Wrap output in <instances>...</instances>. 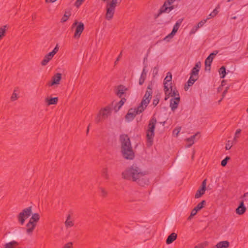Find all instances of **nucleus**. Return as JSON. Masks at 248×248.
I'll list each match as a JSON object with an SVG mask.
<instances>
[{
    "label": "nucleus",
    "mask_w": 248,
    "mask_h": 248,
    "mask_svg": "<svg viewBox=\"0 0 248 248\" xmlns=\"http://www.w3.org/2000/svg\"><path fill=\"white\" fill-rule=\"evenodd\" d=\"M19 245V243L16 241H12L9 243H6L4 245V248H15Z\"/></svg>",
    "instance_id": "25"
},
{
    "label": "nucleus",
    "mask_w": 248,
    "mask_h": 248,
    "mask_svg": "<svg viewBox=\"0 0 248 248\" xmlns=\"http://www.w3.org/2000/svg\"><path fill=\"white\" fill-rule=\"evenodd\" d=\"M177 234L172 232L171 233L167 238L166 239V243L167 244H170L172 243L174 240H175L177 238Z\"/></svg>",
    "instance_id": "22"
},
{
    "label": "nucleus",
    "mask_w": 248,
    "mask_h": 248,
    "mask_svg": "<svg viewBox=\"0 0 248 248\" xmlns=\"http://www.w3.org/2000/svg\"><path fill=\"white\" fill-rule=\"evenodd\" d=\"M223 83H224V80H222V81L221 82L222 85H223Z\"/></svg>",
    "instance_id": "63"
},
{
    "label": "nucleus",
    "mask_w": 248,
    "mask_h": 248,
    "mask_svg": "<svg viewBox=\"0 0 248 248\" xmlns=\"http://www.w3.org/2000/svg\"><path fill=\"white\" fill-rule=\"evenodd\" d=\"M122 175L123 179L132 180L141 186L147 185L149 182L145 172L141 171L139 167L134 165L125 170L122 172Z\"/></svg>",
    "instance_id": "1"
},
{
    "label": "nucleus",
    "mask_w": 248,
    "mask_h": 248,
    "mask_svg": "<svg viewBox=\"0 0 248 248\" xmlns=\"http://www.w3.org/2000/svg\"><path fill=\"white\" fill-rule=\"evenodd\" d=\"M15 91H16L15 90L11 97V100L12 101L16 100L18 98V94L15 93Z\"/></svg>",
    "instance_id": "43"
},
{
    "label": "nucleus",
    "mask_w": 248,
    "mask_h": 248,
    "mask_svg": "<svg viewBox=\"0 0 248 248\" xmlns=\"http://www.w3.org/2000/svg\"><path fill=\"white\" fill-rule=\"evenodd\" d=\"M218 13L217 9H215L209 15V17L207 18V19H209L212 17H215Z\"/></svg>",
    "instance_id": "36"
},
{
    "label": "nucleus",
    "mask_w": 248,
    "mask_h": 248,
    "mask_svg": "<svg viewBox=\"0 0 248 248\" xmlns=\"http://www.w3.org/2000/svg\"><path fill=\"white\" fill-rule=\"evenodd\" d=\"M181 127H176L173 130V135L177 137L181 131Z\"/></svg>",
    "instance_id": "41"
},
{
    "label": "nucleus",
    "mask_w": 248,
    "mask_h": 248,
    "mask_svg": "<svg viewBox=\"0 0 248 248\" xmlns=\"http://www.w3.org/2000/svg\"><path fill=\"white\" fill-rule=\"evenodd\" d=\"M156 123V119L155 117H152L149 121L147 131V145L151 146L153 144V138L155 136L154 130Z\"/></svg>",
    "instance_id": "3"
},
{
    "label": "nucleus",
    "mask_w": 248,
    "mask_h": 248,
    "mask_svg": "<svg viewBox=\"0 0 248 248\" xmlns=\"http://www.w3.org/2000/svg\"><path fill=\"white\" fill-rule=\"evenodd\" d=\"M199 29V28H197V26L194 27L190 31V33H194L197 30Z\"/></svg>",
    "instance_id": "53"
},
{
    "label": "nucleus",
    "mask_w": 248,
    "mask_h": 248,
    "mask_svg": "<svg viewBox=\"0 0 248 248\" xmlns=\"http://www.w3.org/2000/svg\"><path fill=\"white\" fill-rule=\"evenodd\" d=\"M230 157L226 156L223 160H222L221 162V165L223 167H224L226 165L228 160L230 159Z\"/></svg>",
    "instance_id": "42"
},
{
    "label": "nucleus",
    "mask_w": 248,
    "mask_h": 248,
    "mask_svg": "<svg viewBox=\"0 0 248 248\" xmlns=\"http://www.w3.org/2000/svg\"><path fill=\"white\" fill-rule=\"evenodd\" d=\"M172 75L170 72L167 73V76L164 80V90L165 93V100H166L169 98V95L167 93L169 91V86H171Z\"/></svg>",
    "instance_id": "8"
},
{
    "label": "nucleus",
    "mask_w": 248,
    "mask_h": 248,
    "mask_svg": "<svg viewBox=\"0 0 248 248\" xmlns=\"http://www.w3.org/2000/svg\"><path fill=\"white\" fill-rule=\"evenodd\" d=\"M223 83H224V80H222V81L221 82L222 85H223Z\"/></svg>",
    "instance_id": "62"
},
{
    "label": "nucleus",
    "mask_w": 248,
    "mask_h": 248,
    "mask_svg": "<svg viewBox=\"0 0 248 248\" xmlns=\"http://www.w3.org/2000/svg\"><path fill=\"white\" fill-rule=\"evenodd\" d=\"M201 67V63L200 62H198L195 64V66L192 69L191 73H190V76L195 78L197 79H198L199 76V72L200 71V69Z\"/></svg>",
    "instance_id": "16"
},
{
    "label": "nucleus",
    "mask_w": 248,
    "mask_h": 248,
    "mask_svg": "<svg viewBox=\"0 0 248 248\" xmlns=\"http://www.w3.org/2000/svg\"><path fill=\"white\" fill-rule=\"evenodd\" d=\"M62 79V74L61 73H57L52 77L51 81L47 83L48 86H53L60 84V80Z\"/></svg>",
    "instance_id": "13"
},
{
    "label": "nucleus",
    "mask_w": 248,
    "mask_h": 248,
    "mask_svg": "<svg viewBox=\"0 0 248 248\" xmlns=\"http://www.w3.org/2000/svg\"><path fill=\"white\" fill-rule=\"evenodd\" d=\"M216 246L217 248H228L229 246V243L227 241H221L218 243Z\"/></svg>",
    "instance_id": "28"
},
{
    "label": "nucleus",
    "mask_w": 248,
    "mask_h": 248,
    "mask_svg": "<svg viewBox=\"0 0 248 248\" xmlns=\"http://www.w3.org/2000/svg\"><path fill=\"white\" fill-rule=\"evenodd\" d=\"M90 124H89L87 127V131H86V134H88L89 132V127H90Z\"/></svg>",
    "instance_id": "58"
},
{
    "label": "nucleus",
    "mask_w": 248,
    "mask_h": 248,
    "mask_svg": "<svg viewBox=\"0 0 248 248\" xmlns=\"http://www.w3.org/2000/svg\"><path fill=\"white\" fill-rule=\"evenodd\" d=\"M101 175L105 179L108 180L109 178L108 171L107 168H103L101 170Z\"/></svg>",
    "instance_id": "30"
},
{
    "label": "nucleus",
    "mask_w": 248,
    "mask_h": 248,
    "mask_svg": "<svg viewBox=\"0 0 248 248\" xmlns=\"http://www.w3.org/2000/svg\"><path fill=\"white\" fill-rule=\"evenodd\" d=\"M194 248H202V247H201V246H196Z\"/></svg>",
    "instance_id": "60"
},
{
    "label": "nucleus",
    "mask_w": 248,
    "mask_h": 248,
    "mask_svg": "<svg viewBox=\"0 0 248 248\" xmlns=\"http://www.w3.org/2000/svg\"><path fill=\"white\" fill-rule=\"evenodd\" d=\"M73 243L72 242H69L65 244L62 248H72Z\"/></svg>",
    "instance_id": "49"
},
{
    "label": "nucleus",
    "mask_w": 248,
    "mask_h": 248,
    "mask_svg": "<svg viewBox=\"0 0 248 248\" xmlns=\"http://www.w3.org/2000/svg\"><path fill=\"white\" fill-rule=\"evenodd\" d=\"M76 26L75 32L74 33V37L76 38H78L80 37L82 32H83L84 29V24L82 22H78L76 21L72 25V28H74Z\"/></svg>",
    "instance_id": "10"
},
{
    "label": "nucleus",
    "mask_w": 248,
    "mask_h": 248,
    "mask_svg": "<svg viewBox=\"0 0 248 248\" xmlns=\"http://www.w3.org/2000/svg\"><path fill=\"white\" fill-rule=\"evenodd\" d=\"M59 46L58 44H57L54 49L47 54H46L44 59L41 62L42 65H46L47 63L52 59L53 56L57 53L59 51Z\"/></svg>",
    "instance_id": "9"
},
{
    "label": "nucleus",
    "mask_w": 248,
    "mask_h": 248,
    "mask_svg": "<svg viewBox=\"0 0 248 248\" xmlns=\"http://www.w3.org/2000/svg\"><path fill=\"white\" fill-rule=\"evenodd\" d=\"M127 90V88L123 85H120L118 87L117 92L116 94L119 97H122V95L125 93V91Z\"/></svg>",
    "instance_id": "20"
},
{
    "label": "nucleus",
    "mask_w": 248,
    "mask_h": 248,
    "mask_svg": "<svg viewBox=\"0 0 248 248\" xmlns=\"http://www.w3.org/2000/svg\"><path fill=\"white\" fill-rule=\"evenodd\" d=\"M32 214V207L30 206L21 212L17 216V219L21 225H23L25 220Z\"/></svg>",
    "instance_id": "7"
},
{
    "label": "nucleus",
    "mask_w": 248,
    "mask_h": 248,
    "mask_svg": "<svg viewBox=\"0 0 248 248\" xmlns=\"http://www.w3.org/2000/svg\"><path fill=\"white\" fill-rule=\"evenodd\" d=\"M213 58L209 57V56L206 59L205 61V69L210 70V66L213 61Z\"/></svg>",
    "instance_id": "27"
},
{
    "label": "nucleus",
    "mask_w": 248,
    "mask_h": 248,
    "mask_svg": "<svg viewBox=\"0 0 248 248\" xmlns=\"http://www.w3.org/2000/svg\"><path fill=\"white\" fill-rule=\"evenodd\" d=\"M219 73L220 75V78H223L226 75V69L224 66H221L219 69Z\"/></svg>",
    "instance_id": "31"
},
{
    "label": "nucleus",
    "mask_w": 248,
    "mask_h": 248,
    "mask_svg": "<svg viewBox=\"0 0 248 248\" xmlns=\"http://www.w3.org/2000/svg\"><path fill=\"white\" fill-rule=\"evenodd\" d=\"M228 89V87H226V89L223 91V92L222 93V97L223 98L225 96V94L227 93Z\"/></svg>",
    "instance_id": "56"
},
{
    "label": "nucleus",
    "mask_w": 248,
    "mask_h": 248,
    "mask_svg": "<svg viewBox=\"0 0 248 248\" xmlns=\"http://www.w3.org/2000/svg\"><path fill=\"white\" fill-rule=\"evenodd\" d=\"M207 18L205 20H202L200 22L198 23V24L197 25V28H201L202 27L207 21Z\"/></svg>",
    "instance_id": "45"
},
{
    "label": "nucleus",
    "mask_w": 248,
    "mask_h": 248,
    "mask_svg": "<svg viewBox=\"0 0 248 248\" xmlns=\"http://www.w3.org/2000/svg\"><path fill=\"white\" fill-rule=\"evenodd\" d=\"M66 220H71V215L70 214H68L67 216V217H66Z\"/></svg>",
    "instance_id": "57"
},
{
    "label": "nucleus",
    "mask_w": 248,
    "mask_h": 248,
    "mask_svg": "<svg viewBox=\"0 0 248 248\" xmlns=\"http://www.w3.org/2000/svg\"><path fill=\"white\" fill-rule=\"evenodd\" d=\"M159 99L157 96L155 98L153 101V104L154 106H156L159 103Z\"/></svg>",
    "instance_id": "48"
},
{
    "label": "nucleus",
    "mask_w": 248,
    "mask_h": 248,
    "mask_svg": "<svg viewBox=\"0 0 248 248\" xmlns=\"http://www.w3.org/2000/svg\"><path fill=\"white\" fill-rule=\"evenodd\" d=\"M146 77L142 76V75H140V78L139 79V84L140 85H142L143 83L144 82V81L146 79Z\"/></svg>",
    "instance_id": "46"
},
{
    "label": "nucleus",
    "mask_w": 248,
    "mask_h": 248,
    "mask_svg": "<svg viewBox=\"0 0 248 248\" xmlns=\"http://www.w3.org/2000/svg\"><path fill=\"white\" fill-rule=\"evenodd\" d=\"M205 203H206L205 201L203 200L201 202L197 204V205L194 207V208L196 209V210L197 211H199V210H200L203 207L204 205H205Z\"/></svg>",
    "instance_id": "33"
},
{
    "label": "nucleus",
    "mask_w": 248,
    "mask_h": 248,
    "mask_svg": "<svg viewBox=\"0 0 248 248\" xmlns=\"http://www.w3.org/2000/svg\"><path fill=\"white\" fill-rule=\"evenodd\" d=\"M64 224H65V227L66 228L72 227L74 226V224L73 221L72 220H66L64 222Z\"/></svg>",
    "instance_id": "34"
},
{
    "label": "nucleus",
    "mask_w": 248,
    "mask_h": 248,
    "mask_svg": "<svg viewBox=\"0 0 248 248\" xmlns=\"http://www.w3.org/2000/svg\"><path fill=\"white\" fill-rule=\"evenodd\" d=\"M99 189L101 192V195L103 197H106L108 195L107 191L104 188L100 187H99Z\"/></svg>",
    "instance_id": "37"
},
{
    "label": "nucleus",
    "mask_w": 248,
    "mask_h": 248,
    "mask_svg": "<svg viewBox=\"0 0 248 248\" xmlns=\"http://www.w3.org/2000/svg\"><path fill=\"white\" fill-rule=\"evenodd\" d=\"M246 111H247V112L248 113V108H247V110H246Z\"/></svg>",
    "instance_id": "64"
},
{
    "label": "nucleus",
    "mask_w": 248,
    "mask_h": 248,
    "mask_svg": "<svg viewBox=\"0 0 248 248\" xmlns=\"http://www.w3.org/2000/svg\"><path fill=\"white\" fill-rule=\"evenodd\" d=\"M175 1L174 0H167L161 7L159 10V15L163 13H169L170 11L174 9L173 6H170Z\"/></svg>",
    "instance_id": "11"
},
{
    "label": "nucleus",
    "mask_w": 248,
    "mask_h": 248,
    "mask_svg": "<svg viewBox=\"0 0 248 248\" xmlns=\"http://www.w3.org/2000/svg\"><path fill=\"white\" fill-rule=\"evenodd\" d=\"M121 57H122V52L119 54V55L117 57L116 61L114 62L115 64H117V62L120 60V59H121Z\"/></svg>",
    "instance_id": "54"
},
{
    "label": "nucleus",
    "mask_w": 248,
    "mask_h": 248,
    "mask_svg": "<svg viewBox=\"0 0 248 248\" xmlns=\"http://www.w3.org/2000/svg\"><path fill=\"white\" fill-rule=\"evenodd\" d=\"M143 111V107L139 106L137 108H131L128 110L125 115V119L127 121L130 122L134 119L136 115L141 113Z\"/></svg>",
    "instance_id": "6"
},
{
    "label": "nucleus",
    "mask_w": 248,
    "mask_h": 248,
    "mask_svg": "<svg viewBox=\"0 0 248 248\" xmlns=\"http://www.w3.org/2000/svg\"><path fill=\"white\" fill-rule=\"evenodd\" d=\"M218 53V51H214L213 52L211 53L209 55V56L211 57V58H213V59H214L215 56Z\"/></svg>",
    "instance_id": "52"
},
{
    "label": "nucleus",
    "mask_w": 248,
    "mask_h": 248,
    "mask_svg": "<svg viewBox=\"0 0 248 248\" xmlns=\"http://www.w3.org/2000/svg\"><path fill=\"white\" fill-rule=\"evenodd\" d=\"M35 18H36V16L35 15L32 16V20H34Z\"/></svg>",
    "instance_id": "59"
},
{
    "label": "nucleus",
    "mask_w": 248,
    "mask_h": 248,
    "mask_svg": "<svg viewBox=\"0 0 248 248\" xmlns=\"http://www.w3.org/2000/svg\"><path fill=\"white\" fill-rule=\"evenodd\" d=\"M58 101V97H53L51 98H46L45 99V102L47 103L48 106H50L51 105H55L57 104Z\"/></svg>",
    "instance_id": "23"
},
{
    "label": "nucleus",
    "mask_w": 248,
    "mask_h": 248,
    "mask_svg": "<svg viewBox=\"0 0 248 248\" xmlns=\"http://www.w3.org/2000/svg\"><path fill=\"white\" fill-rule=\"evenodd\" d=\"M232 142H233V141L232 142L230 140H228L227 141V143L226 144V146H225L226 150H230L231 148V147L232 146V144H233ZM234 142L235 143L234 141Z\"/></svg>",
    "instance_id": "40"
},
{
    "label": "nucleus",
    "mask_w": 248,
    "mask_h": 248,
    "mask_svg": "<svg viewBox=\"0 0 248 248\" xmlns=\"http://www.w3.org/2000/svg\"><path fill=\"white\" fill-rule=\"evenodd\" d=\"M241 132V130L240 129H237L235 133V136L233 138V141H234L235 143L237 141V138L239 137V135L240 134Z\"/></svg>",
    "instance_id": "39"
},
{
    "label": "nucleus",
    "mask_w": 248,
    "mask_h": 248,
    "mask_svg": "<svg viewBox=\"0 0 248 248\" xmlns=\"http://www.w3.org/2000/svg\"><path fill=\"white\" fill-rule=\"evenodd\" d=\"M206 179H204L202 184L201 187H200L197 191L195 195V198H199L201 197L202 195H203L206 190Z\"/></svg>",
    "instance_id": "15"
},
{
    "label": "nucleus",
    "mask_w": 248,
    "mask_h": 248,
    "mask_svg": "<svg viewBox=\"0 0 248 248\" xmlns=\"http://www.w3.org/2000/svg\"><path fill=\"white\" fill-rule=\"evenodd\" d=\"M242 198H243L244 200L243 201H246L248 200V192L245 193L241 197Z\"/></svg>",
    "instance_id": "51"
},
{
    "label": "nucleus",
    "mask_w": 248,
    "mask_h": 248,
    "mask_svg": "<svg viewBox=\"0 0 248 248\" xmlns=\"http://www.w3.org/2000/svg\"><path fill=\"white\" fill-rule=\"evenodd\" d=\"M70 15V14L67 13V12H65L64 16H62V17L61 19V22H64L68 20Z\"/></svg>",
    "instance_id": "38"
},
{
    "label": "nucleus",
    "mask_w": 248,
    "mask_h": 248,
    "mask_svg": "<svg viewBox=\"0 0 248 248\" xmlns=\"http://www.w3.org/2000/svg\"><path fill=\"white\" fill-rule=\"evenodd\" d=\"M212 248H217V246L216 245H215V246H214Z\"/></svg>",
    "instance_id": "61"
},
{
    "label": "nucleus",
    "mask_w": 248,
    "mask_h": 248,
    "mask_svg": "<svg viewBox=\"0 0 248 248\" xmlns=\"http://www.w3.org/2000/svg\"><path fill=\"white\" fill-rule=\"evenodd\" d=\"M153 85L152 82L148 84L145 94H144L143 99L139 105V106L143 107L144 110L146 108L152 98L153 93Z\"/></svg>",
    "instance_id": "4"
},
{
    "label": "nucleus",
    "mask_w": 248,
    "mask_h": 248,
    "mask_svg": "<svg viewBox=\"0 0 248 248\" xmlns=\"http://www.w3.org/2000/svg\"><path fill=\"white\" fill-rule=\"evenodd\" d=\"M115 8L116 7H115L114 6H111V5H109L108 4L107 5V7H106L107 12H106V18L108 20H110L111 19H112L114 14Z\"/></svg>",
    "instance_id": "14"
},
{
    "label": "nucleus",
    "mask_w": 248,
    "mask_h": 248,
    "mask_svg": "<svg viewBox=\"0 0 248 248\" xmlns=\"http://www.w3.org/2000/svg\"><path fill=\"white\" fill-rule=\"evenodd\" d=\"M26 226L27 227L26 230L27 233L29 234H31L32 233L34 229H35L36 225L31 221H29V222L27 224Z\"/></svg>",
    "instance_id": "21"
},
{
    "label": "nucleus",
    "mask_w": 248,
    "mask_h": 248,
    "mask_svg": "<svg viewBox=\"0 0 248 248\" xmlns=\"http://www.w3.org/2000/svg\"><path fill=\"white\" fill-rule=\"evenodd\" d=\"M120 141L123 157L127 160H133L135 157V154L128 135L124 134L121 135Z\"/></svg>",
    "instance_id": "2"
},
{
    "label": "nucleus",
    "mask_w": 248,
    "mask_h": 248,
    "mask_svg": "<svg viewBox=\"0 0 248 248\" xmlns=\"http://www.w3.org/2000/svg\"><path fill=\"white\" fill-rule=\"evenodd\" d=\"M170 89V90L169 91V92L167 93V95H169V97L174 96V97L176 96H179L178 91L176 90H173L172 86H170L169 87V89Z\"/></svg>",
    "instance_id": "24"
},
{
    "label": "nucleus",
    "mask_w": 248,
    "mask_h": 248,
    "mask_svg": "<svg viewBox=\"0 0 248 248\" xmlns=\"http://www.w3.org/2000/svg\"><path fill=\"white\" fill-rule=\"evenodd\" d=\"M84 0H76L75 3V6L79 7Z\"/></svg>",
    "instance_id": "47"
},
{
    "label": "nucleus",
    "mask_w": 248,
    "mask_h": 248,
    "mask_svg": "<svg viewBox=\"0 0 248 248\" xmlns=\"http://www.w3.org/2000/svg\"><path fill=\"white\" fill-rule=\"evenodd\" d=\"M111 112V108L109 106L101 108L95 118V122L96 123H99L101 122L102 119L107 118L110 115Z\"/></svg>",
    "instance_id": "5"
},
{
    "label": "nucleus",
    "mask_w": 248,
    "mask_h": 248,
    "mask_svg": "<svg viewBox=\"0 0 248 248\" xmlns=\"http://www.w3.org/2000/svg\"><path fill=\"white\" fill-rule=\"evenodd\" d=\"M180 102V96H176L170 100V107L172 111H174L177 108Z\"/></svg>",
    "instance_id": "17"
},
{
    "label": "nucleus",
    "mask_w": 248,
    "mask_h": 248,
    "mask_svg": "<svg viewBox=\"0 0 248 248\" xmlns=\"http://www.w3.org/2000/svg\"><path fill=\"white\" fill-rule=\"evenodd\" d=\"M183 19H180L177 21L175 24L174 25L172 31L171 32L168 34L165 38L164 40H167L168 38H171L173 37V36L175 34V33L178 31L179 27L183 22Z\"/></svg>",
    "instance_id": "12"
},
{
    "label": "nucleus",
    "mask_w": 248,
    "mask_h": 248,
    "mask_svg": "<svg viewBox=\"0 0 248 248\" xmlns=\"http://www.w3.org/2000/svg\"><path fill=\"white\" fill-rule=\"evenodd\" d=\"M40 219V216L38 213H34L32 215L31 217L30 218L29 221H31L36 225L37 222Z\"/></svg>",
    "instance_id": "26"
},
{
    "label": "nucleus",
    "mask_w": 248,
    "mask_h": 248,
    "mask_svg": "<svg viewBox=\"0 0 248 248\" xmlns=\"http://www.w3.org/2000/svg\"><path fill=\"white\" fill-rule=\"evenodd\" d=\"M158 68L157 67H155L153 70V75L154 77L158 73Z\"/></svg>",
    "instance_id": "50"
},
{
    "label": "nucleus",
    "mask_w": 248,
    "mask_h": 248,
    "mask_svg": "<svg viewBox=\"0 0 248 248\" xmlns=\"http://www.w3.org/2000/svg\"><path fill=\"white\" fill-rule=\"evenodd\" d=\"M244 201H242L238 206V207L235 210V212L237 214L239 215H243L246 211L247 208L244 205Z\"/></svg>",
    "instance_id": "18"
},
{
    "label": "nucleus",
    "mask_w": 248,
    "mask_h": 248,
    "mask_svg": "<svg viewBox=\"0 0 248 248\" xmlns=\"http://www.w3.org/2000/svg\"><path fill=\"white\" fill-rule=\"evenodd\" d=\"M7 26L4 25L0 28V40L5 35Z\"/></svg>",
    "instance_id": "32"
},
{
    "label": "nucleus",
    "mask_w": 248,
    "mask_h": 248,
    "mask_svg": "<svg viewBox=\"0 0 248 248\" xmlns=\"http://www.w3.org/2000/svg\"><path fill=\"white\" fill-rule=\"evenodd\" d=\"M197 79H198L190 76L189 79H188L187 82L188 86H192Z\"/></svg>",
    "instance_id": "35"
},
{
    "label": "nucleus",
    "mask_w": 248,
    "mask_h": 248,
    "mask_svg": "<svg viewBox=\"0 0 248 248\" xmlns=\"http://www.w3.org/2000/svg\"><path fill=\"white\" fill-rule=\"evenodd\" d=\"M197 212H198V211L196 210V209L194 208L191 211V214H190V216L188 217V220L191 219L194 216L196 215Z\"/></svg>",
    "instance_id": "44"
},
{
    "label": "nucleus",
    "mask_w": 248,
    "mask_h": 248,
    "mask_svg": "<svg viewBox=\"0 0 248 248\" xmlns=\"http://www.w3.org/2000/svg\"><path fill=\"white\" fill-rule=\"evenodd\" d=\"M126 101V99L124 98H122L121 100L118 103L117 105L114 107V109L116 112L118 111L122 106L124 105V104Z\"/></svg>",
    "instance_id": "29"
},
{
    "label": "nucleus",
    "mask_w": 248,
    "mask_h": 248,
    "mask_svg": "<svg viewBox=\"0 0 248 248\" xmlns=\"http://www.w3.org/2000/svg\"><path fill=\"white\" fill-rule=\"evenodd\" d=\"M146 75H147V72H146L145 68H144L142 70L141 75H142V77L143 76L146 77Z\"/></svg>",
    "instance_id": "55"
},
{
    "label": "nucleus",
    "mask_w": 248,
    "mask_h": 248,
    "mask_svg": "<svg viewBox=\"0 0 248 248\" xmlns=\"http://www.w3.org/2000/svg\"><path fill=\"white\" fill-rule=\"evenodd\" d=\"M200 133L197 132L195 135L191 136L190 137L186 139V141L188 142L189 143L187 145V147L191 146L194 143V140L196 137L199 138Z\"/></svg>",
    "instance_id": "19"
}]
</instances>
